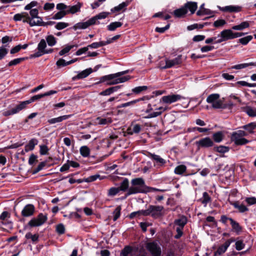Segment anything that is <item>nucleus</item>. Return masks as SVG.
<instances>
[{
	"mask_svg": "<svg viewBox=\"0 0 256 256\" xmlns=\"http://www.w3.org/2000/svg\"><path fill=\"white\" fill-rule=\"evenodd\" d=\"M56 93L57 91L51 90L44 94H37L32 96V97L30 98V100L26 101L21 102L18 104L16 105L14 107L4 111L2 112V115L4 116H10L18 114L20 111L25 109L26 108V106L32 103V102L37 100L44 96H49L52 94H56Z\"/></svg>",
	"mask_w": 256,
	"mask_h": 256,
	"instance_id": "nucleus-1",
	"label": "nucleus"
},
{
	"mask_svg": "<svg viewBox=\"0 0 256 256\" xmlns=\"http://www.w3.org/2000/svg\"><path fill=\"white\" fill-rule=\"evenodd\" d=\"M130 184L131 186L129 188L128 192L126 194V196L138 193H148V186H146L142 178L132 179Z\"/></svg>",
	"mask_w": 256,
	"mask_h": 256,
	"instance_id": "nucleus-2",
	"label": "nucleus"
},
{
	"mask_svg": "<svg viewBox=\"0 0 256 256\" xmlns=\"http://www.w3.org/2000/svg\"><path fill=\"white\" fill-rule=\"evenodd\" d=\"M220 95L218 94H212L209 95L206 100L208 103L212 104V106L214 108L224 109L227 108L226 104H223L222 100L220 99Z\"/></svg>",
	"mask_w": 256,
	"mask_h": 256,
	"instance_id": "nucleus-3",
	"label": "nucleus"
},
{
	"mask_svg": "<svg viewBox=\"0 0 256 256\" xmlns=\"http://www.w3.org/2000/svg\"><path fill=\"white\" fill-rule=\"evenodd\" d=\"M146 248L152 256H161L162 248L157 242H148Z\"/></svg>",
	"mask_w": 256,
	"mask_h": 256,
	"instance_id": "nucleus-4",
	"label": "nucleus"
},
{
	"mask_svg": "<svg viewBox=\"0 0 256 256\" xmlns=\"http://www.w3.org/2000/svg\"><path fill=\"white\" fill-rule=\"evenodd\" d=\"M47 216L42 213L38 214L36 218L32 219L28 222V224L30 227L39 226L42 225L46 220Z\"/></svg>",
	"mask_w": 256,
	"mask_h": 256,
	"instance_id": "nucleus-5",
	"label": "nucleus"
},
{
	"mask_svg": "<svg viewBox=\"0 0 256 256\" xmlns=\"http://www.w3.org/2000/svg\"><path fill=\"white\" fill-rule=\"evenodd\" d=\"M195 144L198 150L210 148L214 145L213 140L209 137L202 138L196 141Z\"/></svg>",
	"mask_w": 256,
	"mask_h": 256,
	"instance_id": "nucleus-6",
	"label": "nucleus"
},
{
	"mask_svg": "<svg viewBox=\"0 0 256 256\" xmlns=\"http://www.w3.org/2000/svg\"><path fill=\"white\" fill-rule=\"evenodd\" d=\"M184 98V97L180 94H172L168 96H163L160 101L164 104H172Z\"/></svg>",
	"mask_w": 256,
	"mask_h": 256,
	"instance_id": "nucleus-7",
	"label": "nucleus"
},
{
	"mask_svg": "<svg viewBox=\"0 0 256 256\" xmlns=\"http://www.w3.org/2000/svg\"><path fill=\"white\" fill-rule=\"evenodd\" d=\"M220 36V38L215 43H220L228 40L234 39L233 32L232 30L228 29L222 31L218 36Z\"/></svg>",
	"mask_w": 256,
	"mask_h": 256,
	"instance_id": "nucleus-8",
	"label": "nucleus"
},
{
	"mask_svg": "<svg viewBox=\"0 0 256 256\" xmlns=\"http://www.w3.org/2000/svg\"><path fill=\"white\" fill-rule=\"evenodd\" d=\"M182 62V56L179 55L176 58L172 60H166V65L162 67V69H166L170 68L172 66L179 65Z\"/></svg>",
	"mask_w": 256,
	"mask_h": 256,
	"instance_id": "nucleus-9",
	"label": "nucleus"
},
{
	"mask_svg": "<svg viewBox=\"0 0 256 256\" xmlns=\"http://www.w3.org/2000/svg\"><path fill=\"white\" fill-rule=\"evenodd\" d=\"M148 209L150 215H151L152 218H158L161 216V212L164 208L162 206L150 205L148 206Z\"/></svg>",
	"mask_w": 256,
	"mask_h": 256,
	"instance_id": "nucleus-10",
	"label": "nucleus"
},
{
	"mask_svg": "<svg viewBox=\"0 0 256 256\" xmlns=\"http://www.w3.org/2000/svg\"><path fill=\"white\" fill-rule=\"evenodd\" d=\"M46 46V44L45 40L44 39H42L38 46L37 48L38 51L31 55V57L38 58L42 56V53L45 50Z\"/></svg>",
	"mask_w": 256,
	"mask_h": 256,
	"instance_id": "nucleus-11",
	"label": "nucleus"
},
{
	"mask_svg": "<svg viewBox=\"0 0 256 256\" xmlns=\"http://www.w3.org/2000/svg\"><path fill=\"white\" fill-rule=\"evenodd\" d=\"M35 210V208L32 204H26L22 211V216L24 217H28L32 216Z\"/></svg>",
	"mask_w": 256,
	"mask_h": 256,
	"instance_id": "nucleus-12",
	"label": "nucleus"
},
{
	"mask_svg": "<svg viewBox=\"0 0 256 256\" xmlns=\"http://www.w3.org/2000/svg\"><path fill=\"white\" fill-rule=\"evenodd\" d=\"M13 19L14 21L22 20L23 22H26L30 24V16L27 12L16 14L14 16Z\"/></svg>",
	"mask_w": 256,
	"mask_h": 256,
	"instance_id": "nucleus-13",
	"label": "nucleus"
},
{
	"mask_svg": "<svg viewBox=\"0 0 256 256\" xmlns=\"http://www.w3.org/2000/svg\"><path fill=\"white\" fill-rule=\"evenodd\" d=\"M35 18L36 20H34V19L31 20V18H30V25L31 26H44L47 24H51L54 23V22H50L46 23V22H42V18L38 16H37V17H36Z\"/></svg>",
	"mask_w": 256,
	"mask_h": 256,
	"instance_id": "nucleus-14",
	"label": "nucleus"
},
{
	"mask_svg": "<svg viewBox=\"0 0 256 256\" xmlns=\"http://www.w3.org/2000/svg\"><path fill=\"white\" fill-rule=\"evenodd\" d=\"M94 24V18H90L85 22H78L74 26V28L76 29H86L88 26Z\"/></svg>",
	"mask_w": 256,
	"mask_h": 256,
	"instance_id": "nucleus-15",
	"label": "nucleus"
},
{
	"mask_svg": "<svg viewBox=\"0 0 256 256\" xmlns=\"http://www.w3.org/2000/svg\"><path fill=\"white\" fill-rule=\"evenodd\" d=\"M184 7L186 10L187 12L189 10L190 12V14H194L197 9L198 6L197 3L196 2H188L184 4Z\"/></svg>",
	"mask_w": 256,
	"mask_h": 256,
	"instance_id": "nucleus-16",
	"label": "nucleus"
},
{
	"mask_svg": "<svg viewBox=\"0 0 256 256\" xmlns=\"http://www.w3.org/2000/svg\"><path fill=\"white\" fill-rule=\"evenodd\" d=\"M230 224L232 226V230L238 234L242 232V227L239 223L234 219H230Z\"/></svg>",
	"mask_w": 256,
	"mask_h": 256,
	"instance_id": "nucleus-17",
	"label": "nucleus"
},
{
	"mask_svg": "<svg viewBox=\"0 0 256 256\" xmlns=\"http://www.w3.org/2000/svg\"><path fill=\"white\" fill-rule=\"evenodd\" d=\"M70 116L71 115H64L57 118H52L48 120V122L50 124L59 123L63 120L68 119L70 117Z\"/></svg>",
	"mask_w": 256,
	"mask_h": 256,
	"instance_id": "nucleus-18",
	"label": "nucleus"
},
{
	"mask_svg": "<svg viewBox=\"0 0 256 256\" xmlns=\"http://www.w3.org/2000/svg\"><path fill=\"white\" fill-rule=\"evenodd\" d=\"M220 10L222 12H239L241 10V7L239 6H228L223 8L219 7Z\"/></svg>",
	"mask_w": 256,
	"mask_h": 256,
	"instance_id": "nucleus-19",
	"label": "nucleus"
},
{
	"mask_svg": "<svg viewBox=\"0 0 256 256\" xmlns=\"http://www.w3.org/2000/svg\"><path fill=\"white\" fill-rule=\"evenodd\" d=\"M187 222V218L184 216H181L179 218L174 220V224L178 226V228H184V227L186 224Z\"/></svg>",
	"mask_w": 256,
	"mask_h": 256,
	"instance_id": "nucleus-20",
	"label": "nucleus"
},
{
	"mask_svg": "<svg viewBox=\"0 0 256 256\" xmlns=\"http://www.w3.org/2000/svg\"><path fill=\"white\" fill-rule=\"evenodd\" d=\"M129 2L126 1L120 4L118 6L114 7L111 9L112 12H120V11H124L126 7L129 4Z\"/></svg>",
	"mask_w": 256,
	"mask_h": 256,
	"instance_id": "nucleus-21",
	"label": "nucleus"
},
{
	"mask_svg": "<svg viewBox=\"0 0 256 256\" xmlns=\"http://www.w3.org/2000/svg\"><path fill=\"white\" fill-rule=\"evenodd\" d=\"M249 66H256V62H251L250 63H244L234 65L232 67L228 68V70H241L246 68Z\"/></svg>",
	"mask_w": 256,
	"mask_h": 256,
	"instance_id": "nucleus-22",
	"label": "nucleus"
},
{
	"mask_svg": "<svg viewBox=\"0 0 256 256\" xmlns=\"http://www.w3.org/2000/svg\"><path fill=\"white\" fill-rule=\"evenodd\" d=\"M38 143V140L36 138H32L30 140L28 143L24 147L25 152H28L30 150H32L34 149L35 146Z\"/></svg>",
	"mask_w": 256,
	"mask_h": 256,
	"instance_id": "nucleus-23",
	"label": "nucleus"
},
{
	"mask_svg": "<svg viewBox=\"0 0 256 256\" xmlns=\"http://www.w3.org/2000/svg\"><path fill=\"white\" fill-rule=\"evenodd\" d=\"M120 191L128 192L129 190V180L127 178H124L122 181L120 182V186L118 187Z\"/></svg>",
	"mask_w": 256,
	"mask_h": 256,
	"instance_id": "nucleus-24",
	"label": "nucleus"
},
{
	"mask_svg": "<svg viewBox=\"0 0 256 256\" xmlns=\"http://www.w3.org/2000/svg\"><path fill=\"white\" fill-rule=\"evenodd\" d=\"M186 13V10L182 6L174 10L173 12V14L176 18H182L185 16Z\"/></svg>",
	"mask_w": 256,
	"mask_h": 256,
	"instance_id": "nucleus-25",
	"label": "nucleus"
},
{
	"mask_svg": "<svg viewBox=\"0 0 256 256\" xmlns=\"http://www.w3.org/2000/svg\"><path fill=\"white\" fill-rule=\"evenodd\" d=\"M96 122L98 124L106 125L111 124L112 120L111 118L98 117L96 118Z\"/></svg>",
	"mask_w": 256,
	"mask_h": 256,
	"instance_id": "nucleus-26",
	"label": "nucleus"
},
{
	"mask_svg": "<svg viewBox=\"0 0 256 256\" xmlns=\"http://www.w3.org/2000/svg\"><path fill=\"white\" fill-rule=\"evenodd\" d=\"M150 157L152 160H155L157 163H158L160 166L164 165L166 163V161L164 158H162L160 156L155 154H150Z\"/></svg>",
	"mask_w": 256,
	"mask_h": 256,
	"instance_id": "nucleus-27",
	"label": "nucleus"
},
{
	"mask_svg": "<svg viewBox=\"0 0 256 256\" xmlns=\"http://www.w3.org/2000/svg\"><path fill=\"white\" fill-rule=\"evenodd\" d=\"M82 6V4L80 2H78L76 4L72 6H69V10H66L68 14H75L80 11V9Z\"/></svg>",
	"mask_w": 256,
	"mask_h": 256,
	"instance_id": "nucleus-28",
	"label": "nucleus"
},
{
	"mask_svg": "<svg viewBox=\"0 0 256 256\" xmlns=\"http://www.w3.org/2000/svg\"><path fill=\"white\" fill-rule=\"evenodd\" d=\"M92 72V68L86 69L80 72L77 76L76 78L78 79H82L87 77Z\"/></svg>",
	"mask_w": 256,
	"mask_h": 256,
	"instance_id": "nucleus-29",
	"label": "nucleus"
},
{
	"mask_svg": "<svg viewBox=\"0 0 256 256\" xmlns=\"http://www.w3.org/2000/svg\"><path fill=\"white\" fill-rule=\"evenodd\" d=\"M186 170V166L185 165L181 164L177 166L174 170V172L176 174L181 175Z\"/></svg>",
	"mask_w": 256,
	"mask_h": 256,
	"instance_id": "nucleus-30",
	"label": "nucleus"
},
{
	"mask_svg": "<svg viewBox=\"0 0 256 256\" xmlns=\"http://www.w3.org/2000/svg\"><path fill=\"white\" fill-rule=\"evenodd\" d=\"M141 130V126L138 124H135L132 130L131 128H128L127 129V133L129 134H132L134 133L138 134Z\"/></svg>",
	"mask_w": 256,
	"mask_h": 256,
	"instance_id": "nucleus-31",
	"label": "nucleus"
},
{
	"mask_svg": "<svg viewBox=\"0 0 256 256\" xmlns=\"http://www.w3.org/2000/svg\"><path fill=\"white\" fill-rule=\"evenodd\" d=\"M108 44V42H106L104 41H101L100 42H93L90 44H89L88 46V48H98L106 46Z\"/></svg>",
	"mask_w": 256,
	"mask_h": 256,
	"instance_id": "nucleus-32",
	"label": "nucleus"
},
{
	"mask_svg": "<svg viewBox=\"0 0 256 256\" xmlns=\"http://www.w3.org/2000/svg\"><path fill=\"white\" fill-rule=\"evenodd\" d=\"M224 136L222 132H218L213 134L212 138L215 142H220L223 140Z\"/></svg>",
	"mask_w": 256,
	"mask_h": 256,
	"instance_id": "nucleus-33",
	"label": "nucleus"
},
{
	"mask_svg": "<svg viewBox=\"0 0 256 256\" xmlns=\"http://www.w3.org/2000/svg\"><path fill=\"white\" fill-rule=\"evenodd\" d=\"M27 58H15L13 60H12L10 61L8 64V66L10 67L13 66H16L17 64H20L22 62L24 61V60H26Z\"/></svg>",
	"mask_w": 256,
	"mask_h": 256,
	"instance_id": "nucleus-34",
	"label": "nucleus"
},
{
	"mask_svg": "<svg viewBox=\"0 0 256 256\" xmlns=\"http://www.w3.org/2000/svg\"><path fill=\"white\" fill-rule=\"evenodd\" d=\"M244 112L250 117L256 116V108H252L250 106L245 108Z\"/></svg>",
	"mask_w": 256,
	"mask_h": 256,
	"instance_id": "nucleus-35",
	"label": "nucleus"
},
{
	"mask_svg": "<svg viewBox=\"0 0 256 256\" xmlns=\"http://www.w3.org/2000/svg\"><path fill=\"white\" fill-rule=\"evenodd\" d=\"M122 25V23L120 22H116L110 23L108 26V29L110 31H114L116 28L120 27Z\"/></svg>",
	"mask_w": 256,
	"mask_h": 256,
	"instance_id": "nucleus-36",
	"label": "nucleus"
},
{
	"mask_svg": "<svg viewBox=\"0 0 256 256\" xmlns=\"http://www.w3.org/2000/svg\"><path fill=\"white\" fill-rule=\"evenodd\" d=\"M228 247L224 243L222 245L220 246L217 250L214 252V256H220L225 252Z\"/></svg>",
	"mask_w": 256,
	"mask_h": 256,
	"instance_id": "nucleus-37",
	"label": "nucleus"
},
{
	"mask_svg": "<svg viewBox=\"0 0 256 256\" xmlns=\"http://www.w3.org/2000/svg\"><path fill=\"white\" fill-rule=\"evenodd\" d=\"M109 14H110L109 12H102L92 18H94V24H96L97 20H100V19L105 18L108 16V15Z\"/></svg>",
	"mask_w": 256,
	"mask_h": 256,
	"instance_id": "nucleus-38",
	"label": "nucleus"
},
{
	"mask_svg": "<svg viewBox=\"0 0 256 256\" xmlns=\"http://www.w3.org/2000/svg\"><path fill=\"white\" fill-rule=\"evenodd\" d=\"M80 154L83 157H88L90 154V150L87 146H82L80 150Z\"/></svg>",
	"mask_w": 256,
	"mask_h": 256,
	"instance_id": "nucleus-39",
	"label": "nucleus"
},
{
	"mask_svg": "<svg viewBox=\"0 0 256 256\" xmlns=\"http://www.w3.org/2000/svg\"><path fill=\"white\" fill-rule=\"evenodd\" d=\"M202 203L206 206L211 201V198L207 192H204L201 199Z\"/></svg>",
	"mask_w": 256,
	"mask_h": 256,
	"instance_id": "nucleus-40",
	"label": "nucleus"
},
{
	"mask_svg": "<svg viewBox=\"0 0 256 256\" xmlns=\"http://www.w3.org/2000/svg\"><path fill=\"white\" fill-rule=\"evenodd\" d=\"M115 78H116L115 74L106 75V76H102L100 79V82H104L108 81V82L111 81V80H114Z\"/></svg>",
	"mask_w": 256,
	"mask_h": 256,
	"instance_id": "nucleus-41",
	"label": "nucleus"
},
{
	"mask_svg": "<svg viewBox=\"0 0 256 256\" xmlns=\"http://www.w3.org/2000/svg\"><path fill=\"white\" fill-rule=\"evenodd\" d=\"M214 150L218 152L224 154L229 150V148L228 146H214Z\"/></svg>",
	"mask_w": 256,
	"mask_h": 256,
	"instance_id": "nucleus-42",
	"label": "nucleus"
},
{
	"mask_svg": "<svg viewBox=\"0 0 256 256\" xmlns=\"http://www.w3.org/2000/svg\"><path fill=\"white\" fill-rule=\"evenodd\" d=\"M25 237L26 239H31L33 242H36L38 241L39 236L38 234H32L30 232H28L26 234Z\"/></svg>",
	"mask_w": 256,
	"mask_h": 256,
	"instance_id": "nucleus-43",
	"label": "nucleus"
},
{
	"mask_svg": "<svg viewBox=\"0 0 256 256\" xmlns=\"http://www.w3.org/2000/svg\"><path fill=\"white\" fill-rule=\"evenodd\" d=\"M132 250L130 246H126L122 250L120 256H128L132 253Z\"/></svg>",
	"mask_w": 256,
	"mask_h": 256,
	"instance_id": "nucleus-44",
	"label": "nucleus"
},
{
	"mask_svg": "<svg viewBox=\"0 0 256 256\" xmlns=\"http://www.w3.org/2000/svg\"><path fill=\"white\" fill-rule=\"evenodd\" d=\"M233 206L235 208L238 209L240 212H244L248 210V208L242 204H240L238 202H235L233 204Z\"/></svg>",
	"mask_w": 256,
	"mask_h": 256,
	"instance_id": "nucleus-45",
	"label": "nucleus"
},
{
	"mask_svg": "<svg viewBox=\"0 0 256 256\" xmlns=\"http://www.w3.org/2000/svg\"><path fill=\"white\" fill-rule=\"evenodd\" d=\"M46 40L49 46H52L56 44V38L52 35H49L46 38Z\"/></svg>",
	"mask_w": 256,
	"mask_h": 256,
	"instance_id": "nucleus-46",
	"label": "nucleus"
},
{
	"mask_svg": "<svg viewBox=\"0 0 256 256\" xmlns=\"http://www.w3.org/2000/svg\"><path fill=\"white\" fill-rule=\"evenodd\" d=\"M252 36H248L240 38L238 42L243 45H246L252 39Z\"/></svg>",
	"mask_w": 256,
	"mask_h": 256,
	"instance_id": "nucleus-47",
	"label": "nucleus"
},
{
	"mask_svg": "<svg viewBox=\"0 0 256 256\" xmlns=\"http://www.w3.org/2000/svg\"><path fill=\"white\" fill-rule=\"evenodd\" d=\"M144 100V98H142L135 100H132V101H130V102H126L124 104H122L118 106V108H125L126 106H130V105L134 104L140 101L141 100Z\"/></svg>",
	"mask_w": 256,
	"mask_h": 256,
	"instance_id": "nucleus-48",
	"label": "nucleus"
},
{
	"mask_svg": "<svg viewBox=\"0 0 256 256\" xmlns=\"http://www.w3.org/2000/svg\"><path fill=\"white\" fill-rule=\"evenodd\" d=\"M147 89V86H139L132 88V92L136 94H138L142 91L146 90Z\"/></svg>",
	"mask_w": 256,
	"mask_h": 256,
	"instance_id": "nucleus-49",
	"label": "nucleus"
},
{
	"mask_svg": "<svg viewBox=\"0 0 256 256\" xmlns=\"http://www.w3.org/2000/svg\"><path fill=\"white\" fill-rule=\"evenodd\" d=\"M46 162H40L38 166L33 170L32 174H36L40 170H42L46 166Z\"/></svg>",
	"mask_w": 256,
	"mask_h": 256,
	"instance_id": "nucleus-50",
	"label": "nucleus"
},
{
	"mask_svg": "<svg viewBox=\"0 0 256 256\" xmlns=\"http://www.w3.org/2000/svg\"><path fill=\"white\" fill-rule=\"evenodd\" d=\"M120 210H121V207L120 206H117L114 210L113 212L114 214V218L113 220L114 221L116 220L120 215Z\"/></svg>",
	"mask_w": 256,
	"mask_h": 256,
	"instance_id": "nucleus-51",
	"label": "nucleus"
},
{
	"mask_svg": "<svg viewBox=\"0 0 256 256\" xmlns=\"http://www.w3.org/2000/svg\"><path fill=\"white\" fill-rule=\"evenodd\" d=\"M56 232L60 234H62L65 232V227L62 224H60L56 226Z\"/></svg>",
	"mask_w": 256,
	"mask_h": 256,
	"instance_id": "nucleus-52",
	"label": "nucleus"
},
{
	"mask_svg": "<svg viewBox=\"0 0 256 256\" xmlns=\"http://www.w3.org/2000/svg\"><path fill=\"white\" fill-rule=\"evenodd\" d=\"M66 14H68L66 11H60L54 16L52 18L54 20L60 19L64 17Z\"/></svg>",
	"mask_w": 256,
	"mask_h": 256,
	"instance_id": "nucleus-53",
	"label": "nucleus"
},
{
	"mask_svg": "<svg viewBox=\"0 0 256 256\" xmlns=\"http://www.w3.org/2000/svg\"><path fill=\"white\" fill-rule=\"evenodd\" d=\"M235 246L236 249L237 250H240L244 248L245 244L244 243L242 240H238L236 241Z\"/></svg>",
	"mask_w": 256,
	"mask_h": 256,
	"instance_id": "nucleus-54",
	"label": "nucleus"
},
{
	"mask_svg": "<svg viewBox=\"0 0 256 256\" xmlns=\"http://www.w3.org/2000/svg\"><path fill=\"white\" fill-rule=\"evenodd\" d=\"M74 47V45H71V46H66L64 48H63L62 50L60 52H59V55L60 56H63L64 55V54H67L68 52H70V50L72 48H73Z\"/></svg>",
	"mask_w": 256,
	"mask_h": 256,
	"instance_id": "nucleus-55",
	"label": "nucleus"
},
{
	"mask_svg": "<svg viewBox=\"0 0 256 256\" xmlns=\"http://www.w3.org/2000/svg\"><path fill=\"white\" fill-rule=\"evenodd\" d=\"M226 24L225 20L222 19L218 20L214 23V26L216 28H218L224 26Z\"/></svg>",
	"mask_w": 256,
	"mask_h": 256,
	"instance_id": "nucleus-56",
	"label": "nucleus"
},
{
	"mask_svg": "<svg viewBox=\"0 0 256 256\" xmlns=\"http://www.w3.org/2000/svg\"><path fill=\"white\" fill-rule=\"evenodd\" d=\"M250 141L245 138H242L240 139L237 140V141L234 142V144L237 146L244 145L248 144Z\"/></svg>",
	"mask_w": 256,
	"mask_h": 256,
	"instance_id": "nucleus-57",
	"label": "nucleus"
},
{
	"mask_svg": "<svg viewBox=\"0 0 256 256\" xmlns=\"http://www.w3.org/2000/svg\"><path fill=\"white\" fill-rule=\"evenodd\" d=\"M68 26V23H66L64 22H59L57 23V24L55 26V28L58 30H61L66 28Z\"/></svg>",
	"mask_w": 256,
	"mask_h": 256,
	"instance_id": "nucleus-58",
	"label": "nucleus"
},
{
	"mask_svg": "<svg viewBox=\"0 0 256 256\" xmlns=\"http://www.w3.org/2000/svg\"><path fill=\"white\" fill-rule=\"evenodd\" d=\"M118 188H111L108 190V195L114 196L120 192Z\"/></svg>",
	"mask_w": 256,
	"mask_h": 256,
	"instance_id": "nucleus-59",
	"label": "nucleus"
},
{
	"mask_svg": "<svg viewBox=\"0 0 256 256\" xmlns=\"http://www.w3.org/2000/svg\"><path fill=\"white\" fill-rule=\"evenodd\" d=\"M8 50L4 48L0 47V60L3 59L5 56L8 54Z\"/></svg>",
	"mask_w": 256,
	"mask_h": 256,
	"instance_id": "nucleus-60",
	"label": "nucleus"
},
{
	"mask_svg": "<svg viewBox=\"0 0 256 256\" xmlns=\"http://www.w3.org/2000/svg\"><path fill=\"white\" fill-rule=\"evenodd\" d=\"M162 114L161 112L156 111L149 114L147 116H145L146 118H150L157 117Z\"/></svg>",
	"mask_w": 256,
	"mask_h": 256,
	"instance_id": "nucleus-61",
	"label": "nucleus"
},
{
	"mask_svg": "<svg viewBox=\"0 0 256 256\" xmlns=\"http://www.w3.org/2000/svg\"><path fill=\"white\" fill-rule=\"evenodd\" d=\"M48 148L46 145H42L40 146V152L41 155H46L48 154Z\"/></svg>",
	"mask_w": 256,
	"mask_h": 256,
	"instance_id": "nucleus-62",
	"label": "nucleus"
},
{
	"mask_svg": "<svg viewBox=\"0 0 256 256\" xmlns=\"http://www.w3.org/2000/svg\"><path fill=\"white\" fill-rule=\"evenodd\" d=\"M211 14V11L208 9L204 8V10H200L197 12L198 16H202L204 14Z\"/></svg>",
	"mask_w": 256,
	"mask_h": 256,
	"instance_id": "nucleus-63",
	"label": "nucleus"
},
{
	"mask_svg": "<svg viewBox=\"0 0 256 256\" xmlns=\"http://www.w3.org/2000/svg\"><path fill=\"white\" fill-rule=\"evenodd\" d=\"M54 7V3L46 2L44 6V10L48 11L52 10Z\"/></svg>",
	"mask_w": 256,
	"mask_h": 256,
	"instance_id": "nucleus-64",
	"label": "nucleus"
}]
</instances>
